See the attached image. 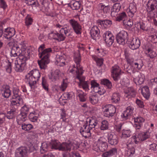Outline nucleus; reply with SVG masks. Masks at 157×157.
<instances>
[{"mask_svg": "<svg viewBox=\"0 0 157 157\" xmlns=\"http://www.w3.org/2000/svg\"><path fill=\"white\" fill-rule=\"evenodd\" d=\"M26 47L24 42H21V43L13 46L11 49V54L13 56H19V59L21 56L24 58L26 54L29 56V52L28 50H26Z\"/></svg>", "mask_w": 157, "mask_h": 157, "instance_id": "nucleus-1", "label": "nucleus"}, {"mask_svg": "<svg viewBox=\"0 0 157 157\" xmlns=\"http://www.w3.org/2000/svg\"><path fill=\"white\" fill-rule=\"evenodd\" d=\"M52 51V48H49L45 49L39 53V57L41 59L38 61V63L41 69H45L47 64L49 63L50 53Z\"/></svg>", "mask_w": 157, "mask_h": 157, "instance_id": "nucleus-2", "label": "nucleus"}, {"mask_svg": "<svg viewBox=\"0 0 157 157\" xmlns=\"http://www.w3.org/2000/svg\"><path fill=\"white\" fill-rule=\"evenodd\" d=\"M24 58L22 56L19 57V59L15 60L14 62V68L17 72H22L24 69L26 65V61L29 58V56L26 54Z\"/></svg>", "mask_w": 157, "mask_h": 157, "instance_id": "nucleus-3", "label": "nucleus"}, {"mask_svg": "<svg viewBox=\"0 0 157 157\" xmlns=\"http://www.w3.org/2000/svg\"><path fill=\"white\" fill-rule=\"evenodd\" d=\"M156 0H149L147 4L146 9L150 17H152L155 15L156 11Z\"/></svg>", "mask_w": 157, "mask_h": 157, "instance_id": "nucleus-4", "label": "nucleus"}, {"mask_svg": "<svg viewBox=\"0 0 157 157\" xmlns=\"http://www.w3.org/2000/svg\"><path fill=\"white\" fill-rule=\"evenodd\" d=\"M128 39L127 33L124 31H122L119 33L116 36V40L117 43L123 45L126 42Z\"/></svg>", "mask_w": 157, "mask_h": 157, "instance_id": "nucleus-5", "label": "nucleus"}, {"mask_svg": "<svg viewBox=\"0 0 157 157\" xmlns=\"http://www.w3.org/2000/svg\"><path fill=\"white\" fill-rule=\"evenodd\" d=\"M103 109L104 116L108 117L113 116L116 112V108L112 105H109L105 106Z\"/></svg>", "mask_w": 157, "mask_h": 157, "instance_id": "nucleus-6", "label": "nucleus"}, {"mask_svg": "<svg viewBox=\"0 0 157 157\" xmlns=\"http://www.w3.org/2000/svg\"><path fill=\"white\" fill-rule=\"evenodd\" d=\"M76 78L79 80L78 82V86L80 88H82L85 91H88L89 89V82L85 81V78L82 75L76 76Z\"/></svg>", "mask_w": 157, "mask_h": 157, "instance_id": "nucleus-7", "label": "nucleus"}, {"mask_svg": "<svg viewBox=\"0 0 157 157\" xmlns=\"http://www.w3.org/2000/svg\"><path fill=\"white\" fill-rule=\"evenodd\" d=\"M103 37L106 45L109 47L111 46L114 39L113 34L109 32H106L103 34Z\"/></svg>", "mask_w": 157, "mask_h": 157, "instance_id": "nucleus-8", "label": "nucleus"}, {"mask_svg": "<svg viewBox=\"0 0 157 157\" xmlns=\"http://www.w3.org/2000/svg\"><path fill=\"white\" fill-rule=\"evenodd\" d=\"M87 121H86V123L81 127L80 132L81 134L85 138H87L91 136V131L88 128Z\"/></svg>", "mask_w": 157, "mask_h": 157, "instance_id": "nucleus-9", "label": "nucleus"}, {"mask_svg": "<svg viewBox=\"0 0 157 157\" xmlns=\"http://www.w3.org/2000/svg\"><path fill=\"white\" fill-rule=\"evenodd\" d=\"M69 22L75 32L77 34H80L81 27L77 21L74 19H71L69 20Z\"/></svg>", "mask_w": 157, "mask_h": 157, "instance_id": "nucleus-10", "label": "nucleus"}, {"mask_svg": "<svg viewBox=\"0 0 157 157\" xmlns=\"http://www.w3.org/2000/svg\"><path fill=\"white\" fill-rule=\"evenodd\" d=\"M91 36L94 40H97L100 38V31L97 26H94L90 31Z\"/></svg>", "mask_w": 157, "mask_h": 157, "instance_id": "nucleus-11", "label": "nucleus"}, {"mask_svg": "<svg viewBox=\"0 0 157 157\" xmlns=\"http://www.w3.org/2000/svg\"><path fill=\"white\" fill-rule=\"evenodd\" d=\"M98 145L99 150L101 152L106 150L108 148V145L106 142L104 141V138L101 137L98 139Z\"/></svg>", "mask_w": 157, "mask_h": 157, "instance_id": "nucleus-12", "label": "nucleus"}, {"mask_svg": "<svg viewBox=\"0 0 157 157\" xmlns=\"http://www.w3.org/2000/svg\"><path fill=\"white\" fill-rule=\"evenodd\" d=\"M107 138L109 143L111 145H115L118 143V138L117 135L113 133L108 134Z\"/></svg>", "mask_w": 157, "mask_h": 157, "instance_id": "nucleus-13", "label": "nucleus"}, {"mask_svg": "<svg viewBox=\"0 0 157 157\" xmlns=\"http://www.w3.org/2000/svg\"><path fill=\"white\" fill-rule=\"evenodd\" d=\"M120 71L121 70L118 66H115L112 67V73L113 74L112 77L115 81H117L120 78L119 75Z\"/></svg>", "mask_w": 157, "mask_h": 157, "instance_id": "nucleus-14", "label": "nucleus"}, {"mask_svg": "<svg viewBox=\"0 0 157 157\" xmlns=\"http://www.w3.org/2000/svg\"><path fill=\"white\" fill-rule=\"evenodd\" d=\"M70 72L73 73L75 72L77 74V76H81L82 75V74L84 72L83 70L82 67L80 66H78L76 64L73 65L71 69L69 71Z\"/></svg>", "mask_w": 157, "mask_h": 157, "instance_id": "nucleus-15", "label": "nucleus"}, {"mask_svg": "<svg viewBox=\"0 0 157 157\" xmlns=\"http://www.w3.org/2000/svg\"><path fill=\"white\" fill-rule=\"evenodd\" d=\"M15 31L13 28H7L5 29L4 37L7 39L10 40L12 36L15 35Z\"/></svg>", "mask_w": 157, "mask_h": 157, "instance_id": "nucleus-16", "label": "nucleus"}, {"mask_svg": "<svg viewBox=\"0 0 157 157\" xmlns=\"http://www.w3.org/2000/svg\"><path fill=\"white\" fill-rule=\"evenodd\" d=\"M1 93L5 98H8L11 94V91L10 90L9 86L7 85L2 86L1 89Z\"/></svg>", "mask_w": 157, "mask_h": 157, "instance_id": "nucleus-17", "label": "nucleus"}, {"mask_svg": "<svg viewBox=\"0 0 157 157\" xmlns=\"http://www.w3.org/2000/svg\"><path fill=\"white\" fill-rule=\"evenodd\" d=\"M134 121L136 123L135 124V126L137 129H139L142 126L143 123L144 122L145 119L142 117L138 116L136 117L133 118Z\"/></svg>", "mask_w": 157, "mask_h": 157, "instance_id": "nucleus-18", "label": "nucleus"}, {"mask_svg": "<svg viewBox=\"0 0 157 157\" xmlns=\"http://www.w3.org/2000/svg\"><path fill=\"white\" fill-rule=\"evenodd\" d=\"M28 149L25 147H21L17 148L16 151L17 155L20 154L21 157H26L27 156Z\"/></svg>", "mask_w": 157, "mask_h": 157, "instance_id": "nucleus-19", "label": "nucleus"}, {"mask_svg": "<svg viewBox=\"0 0 157 157\" xmlns=\"http://www.w3.org/2000/svg\"><path fill=\"white\" fill-rule=\"evenodd\" d=\"M134 109L130 106L128 107L125 111H124L123 114V117L126 119L129 118L132 114Z\"/></svg>", "mask_w": 157, "mask_h": 157, "instance_id": "nucleus-20", "label": "nucleus"}, {"mask_svg": "<svg viewBox=\"0 0 157 157\" xmlns=\"http://www.w3.org/2000/svg\"><path fill=\"white\" fill-rule=\"evenodd\" d=\"M140 45L139 40L133 39L129 44V46L132 50H135L139 48Z\"/></svg>", "mask_w": 157, "mask_h": 157, "instance_id": "nucleus-21", "label": "nucleus"}, {"mask_svg": "<svg viewBox=\"0 0 157 157\" xmlns=\"http://www.w3.org/2000/svg\"><path fill=\"white\" fill-rule=\"evenodd\" d=\"M25 78L27 79V81L29 82V84L31 88L34 86L36 84V82L38 81V80H37L29 74L26 75Z\"/></svg>", "mask_w": 157, "mask_h": 157, "instance_id": "nucleus-22", "label": "nucleus"}, {"mask_svg": "<svg viewBox=\"0 0 157 157\" xmlns=\"http://www.w3.org/2000/svg\"><path fill=\"white\" fill-rule=\"evenodd\" d=\"M71 147V145L70 144L66 143H62L59 146V150L66 152L70 151Z\"/></svg>", "mask_w": 157, "mask_h": 157, "instance_id": "nucleus-23", "label": "nucleus"}, {"mask_svg": "<svg viewBox=\"0 0 157 157\" xmlns=\"http://www.w3.org/2000/svg\"><path fill=\"white\" fill-rule=\"evenodd\" d=\"M60 71L59 70H56L54 72L51 73L48 75L49 79H51L52 81H55L59 79Z\"/></svg>", "mask_w": 157, "mask_h": 157, "instance_id": "nucleus-24", "label": "nucleus"}, {"mask_svg": "<svg viewBox=\"0 0 157 157\" xmlns=\"http://www.w3.org/2000/svg\"><path fill=\"white\" fill-rule=\"evenodd\" d=\"M129 11L128 12V16L130 17H132L135 13L136 11V8L135 5L131 3L129 7Z\"/></svg>", "mask_w": 157, "mask_h": 157, "instance_id": "nucleus-25", "label": "nucleus"}, {"mask_svg": "<svg viewBox=\"0 0 157 157\" xmlns=\"http://www.w3.org/2000/svg\"><path fill=\"white\" fill-rule=\"evenodd\" d=\"M66 59V56L65 55L63 56L57 55L56 57V61L57 62V65L63 66L65 65V61Z\"/></svg>", "mask_w": 157, "mask_h": 157, "instance_id": "nucleus-26", "label": "nucleus"}, {"mask_svg": "<svg viewBox=\"0 0 157 157\" xmlns=\"http://www.w3.org/2000/svg\"><path fill=\"white\" fill-rule=\"evenodd\" d=\"M22 101V99H17V98H12L11 101L10 106L14 108L15 109H17Z\"/></svg>", "mask_w": 157, "mask_h": 157, "instance_id": "nucleus-27", "label": "nucleus"}, {"mask_svg": "<svg viewBox=\"0 0 157 157\" xmlns=\"http://www.w3.org/2000/svg\"><path fill=\"white\" fill-rule=\"evenodd\" d=\"M141 93L143 96L147 99L149 98L150 94L149 88L147 86H144L142 88Z\"/></svg>", "mask_w": 157, "mask_h": 157, "instance_id": "nucleus-28", "label": "nucleus"}, {"mask_svg": "<svg viewBox=\"0 0 157 157\" xmlns=\"http://www.w3.org/2000/svg\"><path fill=\"white\" fill-rule=\"evenodd\" d=\"M137 77L134 79L135 83L136 84L140 85L142 84L144 81V77L141 74L137 72Z\"/></svg>", "mask_w": 157, "mask_h": 157, "instance_id": "nucleus-29", "label": "nucleus"}, {"mask_svg": "<svg viewBox=\"0 0 157 157\" xmlns=\"http://www.w3.org/2000/svg\"><path fill=\"white\" fill-rule=\"evenodd\" d=\"M117 153V149L116 148H113L109 151H107L103 153L102 156L103 157H110Z\"/></svg>", "mask_w": 157, "mask_h": 157, "instance_id": "nucleus-30", "label": "nucleus"}, {"mask_svg": "<svg viewBox=\"0 0 157 157\" xmlns=\"http://www.w3.org/2000/svg\"><path fill=\"white\" fill-rule=\"evenodd\" d=\"M76 94L78 96L80 101L82 102L85 101L86 100V95L81 90L76 89Z\"/></svg>", "mask_w": 157, "mask_h": 157, "instance_id": "nucleus-31", "label": "nucleus"}, {"mask_svg": "<svg viewBox=\"0 0 157 157\" xmlns=\"http://www.w3.org/2000/svg\"><path fill=\"white\" fill-rule=\"evenodd\" d=\"M28 74L38 80L40 76V72L38 70L36 69L32 70L30 71L29 73H28Z\"/></svg>", "mask_w": 157, "mask_h": 157, "instance_id": "nucleus-32", "label": "nucleus"}, {"mask_svg": "<svg viewBox=\"0 0 157 157\" xmlns=\"http://www.w3.org/2000/svg\"><path fill=\"white\" fill-rule=\"evenodd\" d=\"M145 53L147 57L151 59L154 58L156 56V52L150 48L145 50Z\"/></svg>", "mask_w": 157, "mask_h": 157, "instance_id": "nucleus-33", "label": "nucleus"}, {"mask_svg": "<svg viewBox=\"0 0 157 157\" xmlns=\"http://www.w3.org/2000/svg\"><path fill=\"white\" fill-rule=\"evenodd\" d=\"M139 138H140L141 141H144L149 138L150 133L148 132H142L138 134Z\"/></svg>", "mask_w": 157, "mask_h": 157, "instance_id": "nucleus-34", "label": "nucleus"}, {"mask_svg": "<svg viewBox=\"0 0 157 157\" xmlns=\"http://www.w3.org/2000/svg\"><path fill=\"white\" fill-rule=\"evenodd\" d=\"M88 100L93 105L97 103L98 101V98L96 95H90L88 97Z\"/></svg>", "mask_w": 157, "mask_h": 157, "instance_id": "nucleus-35", "label": "nucleus"}, {"mask_svg": "<svg viewBox=\"0 0 157 157\" xmlns=\"http://www.w3.org/2000/svg\"><path fill=\"white\" fill-rule=\"evenodd\" d=\"M27 115L21 113L17 117V121L18 124H20L19 122L21 123V122L25 121L26 119Z\"/></svg>", "mask_w": 157, "mask_h": 157, "instance_id": "nucleus-36", "label": "nucleus"}, {"mask_svg": "<svg viewBox=\"0 0 157 157\" xmlns=\"http://www.w3.org/2000/svg\"><path fill=\"white\" fill-rule=\"evenodd\" d=\"M120 100V95L117 93H114L111 97V100L112 102L118 103Z\"/></svg>", "mask_w": 157, "mask_h": 157, "instance_id": "nucleus-37", "label": "nucleus"}, {"mask_svg": "<svg viewBox=\"0 0 157 157\" xmlns=\"http://www.w3.org/2000/svg\"><path fill=\"white\" fill-rule=\"evenodd\" d=\"M127 18V15L126 13L123 12L119 14L118 16L116 17V21H125V19Z\"/></svg>", "mask_w": 157, "mask_h": 157, "instance_id": "nucleus-38", "label": "nucleus"}, {"mask_svg": "<svg viewBox=\"0 0 157 157\" xmlns=\"http://www.w3.org/2000/svg\"><path fill=\"white\" fill-rule=\"evenodd\" d=\"M71 7L73 10H78L81 6V3L79 2L73 1L71 3Z\"/></svg>", "mask_w": 157, "mask_h": 157, "instance_id": "nucleus-39", "label": "nucleus"}, {"mask_svg": "<svg viewBox=\"0 0 157 157\" xmlns=\"http://www.w3.org/2000/svg\"><path fill=\"white\" fill-rule=\"evenodd\" d=\"M101 84L106 86L108 88L110 89L112 87V84L111 82L107 79H103L101 80Z\"/></svg>", "mask_w": 157, "mask_h": 157, "instance_id": "nucleus-40", "label": "nucleus"}, {"mask_svg": "<svg viewBox=\"0 0 157 157\" xmlns=\"http://www.w3.org/2000/svg\"><path fill=\"white\" fill-rule=\"evenodd\" d=\"M124 93L132 97H134L136 95V92L133 88L132 87L128 88L127 90L124 91Z\"/></svg>", "mask_w": 157, "mask_h": 157, "instance_id": "nucleus-41", "label": "nucleus"}, {"mask_svg": "<svg viewBox=\"0 0 157 157\" xmlns=\"http://www.w3.org/2000/svg\"><path fill=\"white\" fill-rule=\"evenodd\" d=\"M26 3L28 5L31 6L32 7L38 6V3L37 0H25Z\"/></svg>", "mask_w": 157, "mask_h": 157, "instance_id": "nucleus-42", "label": "nucleus"}, {"mask_svg": "<svg viewBox=\"0 0 157 157\" xmlns=\"http://www.w3.org/2000/svg\"><path fill=\"white\" fill-rule=\"evenodd\" d=\"M48 145L45 143H42L41 146L40 148V152L42 154L44 153L47 152L48 150Z\"/></svg>", "mask_w": 157, "mask_h": 157, "instance_id": "nucleus-43", "label": "nucleus"}, {"mask_svg": "<svg viewBox=\"0 0 157 157\" xmlns=\"http://www.w3.org/2000/svg\"><path fill=\"white\" fill-rule=\"evenodd\" d=\"M132 134L130 130H123L122 131V136L124 138L129 137Z\"/></svg>", "mask_w": 157, "mask_h": 157, "instance_id": "nucleus-44", "label": "nucleus"}, {"mask_svg": "<svg viewBox=\"0 0 157 157\" xmlns=\"http://www.w3.org/2000/svg\"><path fill=\"white\" fill-rule=\"evenodd\" d=\"M101 125L100 126V129L102 130H106L108 128V122L105 120H104L101 123Z\"/></svg>", "mask_w": 157, "mask_h": 157, "instance_id": "nucleus-45", "label": "nucleus"}, {"mask_svg": "<svg viewBox=\"0 0 157 157\" xmlns=\"http://www.w3.org/2000/svg\"><path fill=\"white\" fill-rule=\"evenodd\" d=\"M135 149L134 147H131L128 149L127 151L126 155L128 156H132L135 153Z\"/></svg>", "mask_w": 157, "mask_h": 157, "instance_id": "nucleus-46", "label": "nucleus"}, {"mask_svg": "<svg viewBox=\"0 0 157 157\" xmlns=\"http://www.w3.org/2000/svg\"><path fill=\"white\" fill-rule=\"evenodd\" d=\"M13 98H17V99H22L20 96L19 90L18 89H14L13 90Z\"/></svg>", "mask_w": 157, "mask_h": 157, "instance_id": "nucleus-47", "label": "nucleus"}, {"mask_svg": "<svg viewBox=\"0 0 157 157\" xmlns=\"http://www.w3.org/2000/svg\"><path fill=\"white\" fill-rule=\"evenodd\" d=\"M25 24L27 28H28L29 26L32 24L33 21L32 18L28 15L25 18Z\"/></svg>", "mask_w": 157, "mask_h": 157, "instance_id": "nucleus-48", "label": "nucleus"}, {"mask_svg": "<svg viewBox=\"0 0 157 157\" xmlns=\"http://www.w3.org/2000/svg\"><path fill=\"white\" fill-rule=\"evenodd\" d=\"M21 127L22 129L26 131H29L33 128L32 125L30 124H22Z\"/></svg>", "mask_w": 157, "mask_h": 157, "instance_id": "nucleus-49", "label": "nucleus"}, {"mask_svg": "<svg viewBox=\"0 0 157 157\" xmlns=\"http://www.w3.org/2000/svg\"><path fill=\"white\" fill-rule=\"evenodd\" d=\"M121 7V6L120 3H116L113 5V9L112 10L115 11V12H118L120 11Z\"/></svg>", "mask_w": 157, "mask_h": 157, "instance_id": "nucleus-50", "label": "nucleus"}, {"mask_svg": "<svg viewBox=\"0 0 157 157\" xmlns=\"http://www.w3.org/2000/svg\"><path fill=\"white\" fill-rule=\"evenodd\" d=\"M91 88H93L94 90L95 88H98V89H100L99 87V84L97 83L95 80H92L90 82Z\"/></svg>", "mask_w": 157, "mask_h": 157, "instance_id": "nucleus-51", "label": "nucleus"}, {"mask_svg": "<svg viewBox=\"0 0 157 157\" xmlns=\"http://www.w3.org/2000/svg\"><path fill=\"white\" fill-rule=\"evenodd\" d=\"M74 60L76 64L78 66H80V63L81 60V58L80 55L79 54L75 56L74 58Z\"/></svg>", "mask_w": 157, "mask_h": 157, "instance_id": "nucleus-52", "label": "nucleus"}, {"mask_svg": "<svg viewBox=\"0 0 157 157\" xmlns=\"http://www.w3.org/2000/svg\"><path fill=\"white\" fill-rule=\"evenodd\" d=\"M42 84L43 88L46 91H48V84L46 82V79L44 77L42 78Z\"/></svg>", "mask_w": 157, "mask_h": 157, "instance_id": "nucleus-53", "label": "nucleus"}, {"mask_svg": "<svg viewBox=\"0 0 157 157\" xmlns=\"http://www.w3.org/2000/svg\"><path fill=\"white\" fill-rule=\"evenodd\" d=\"M29 110V108L26 105L22 107L21 109V113L23 114L27 115Z\"/></svg>", "mask_w": 157, "mask_h": 157, "instance_id": "nucleus-54", "label": "nucleus"}, {"mask_svg": "<svg viewBox=\"0 0 157 157\" xmlns=\"http://www.w3.org/2000/svg\"><path fill=\"white\" fill-rule=\"evenodd\" d=\"M101 9L102 10L104 13H107L109 12L110 8L108 6H105L104 5H101Z\"/></svg>", "mask_w": 157, "mask_h": 157, "instance_id": "nucleus-55", "label": "nucleus"}, {"mask_svg": "<svg viewBox=\"0 0 157 157\" xmlns=\"http://www.w3.org/2000/svg\"><path fill=\"white\" fill-rule=\"evenodd\" d=\"M62 97H63L64 99L63 100H70L71 98V94L70 93L66 92L64 93Z\"/></svg>", "mask_w": 157, "mask_h": 157, "instance_id": "nucleus-56", "label": "nucleus"}, {"mask_svg": "<svg viewBox=\"0 0 157 157\" xmlns=\"http://www.w3.org/2000/svg\"><path fill=\"white\" fill-rule=\"evenodd\" d=\"M6 115L4 113H0V126L5 122V121Z\"/></svg>", "mask_w": 157, "mask_h": 157, "instance_id": "nucleus-57", "label": "nucleus"}, {"mask_svg": "<svg viewBox=\"0 0 157 157\" xmlns=\"http://www.w3.org/2000/svg\"><path fill=\"white\" fill-rule=\"evenodd\" d=\"M60 144L58 142L56 141H55V142L53 143L52 144V148H54L55 149H58L59 150V147Z\"/></svg>", "mask_w": 157, "mask_h": 157, "instance_id": "nucleus-58", "label": "nucleus"}, {"mask_svg": "<svg viewBox=\"0 0 157 157\" xmlns=\"http://www.w3.org/2000/svg\"><path fill=\"white\" fill-rule=\"evenodd\" d=\"M149 38L152 42L155 43L157 42V36L156 35H152L149 36Z\"/></svg>", "mask_w": 157, "mask_h": 157, "instance_id": "nucleus-59", "label": "nucleus"}, {"mask_svg": "<svg viewBox=\"0 0 157 157\" xmlns=\"http://www.w3.org/2000/svg\"><path fill=\"white\" fill-rule=\"evenodd\" d=\"M149 149L151 151H157V145L155 144H152L149 145Z\"/></svg>", "mask_w": 157, "mask_h": 157, "instance_id": "nucleus-60", "label": "nucleus"}, {"mask_svg": "<svg viewBox=\"0 0 157 157\" xmlns=\"http://www.w3.org/2000/svg\"><path fill=\"white\" fill-rule=\"evenodd\" d=\"M134 65L135 67L137 68L138 69H140L143 66V64L142 63L138 61L137 62L134 63Z\"/></svg>", "mask_w": 157, "mask_h": 157, "instance_id": "nucleus-61", "label": "nucleus"}, {"mask_svg": "<svg viewBox=\"0 0 157 157\" xmlns=\"http://www.w3.org/2000/svg\"><path fill=\"white\" fill-rule=\"evenodd\" d=\"M127 61L128 63L131 65H134V59L131 57H127Z\"/></svg>", "mask_w": 157, "mask_h": 157, "instance_id": "nucleus-62", "label": "nucleus"}, {"mask_svg": "<svg viewBox=\"0 0 157 157\" xmlns=\"http://www.w3.org/2000/svg\"><path fill=\"white\" fill-rule=\"evenodd\" d=\"M136 103L140 107L143 108L144 106V103L143 101L138 99L136 100Z\"/></svg>", "mask_w": 157, "mask_h": 157, "instance_id": "nucleus-63", "label": "nucleus"}, {"mask_svg": "<svg viewBox=\"0 0 157 157\" xmlns=\"http://www.w3.org/2000/svg\"><path fill=\"white\" fill-rule=\"evenodd\" d=\"M123 24L124 25H126L128 26L131 27L133 23L131 20H129L127 21H124Z\"/></svg>", "mask_w": 157, "mask_h": 157, "instance_id": "nucleus-64", "label": "nucleus"}]
</instances>
